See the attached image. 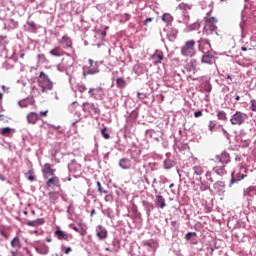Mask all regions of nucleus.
Wrapping results in <instances>:
<instances>
[{
  "mask_svg": "<svg viewBox=\"0 0 256 256\" xmlns=\"http://www.w3.org/2000/svg\"><path fill=\"white\" fill-rule=\"evenodd\" d=\"M227 79H230V81H232L233 78H231V75H228Z\"/></svg>",
  "mask_w": 256,
  "mask_h": 256,
  "instance_id": "58",
  "label": "nucleus"
},
{
  "mask_svg": "<svg viewBox=\"0 0 256 256\" xmlns=\"http://www.w3.org/2000/svg\"><path fill=\"white\" fill-rule=\"evenodd\" d=\"M71 251H73V249H71V247H68L65 249V254L69 255L71 253Z\"/></svg>",
  "mask_w": 256,
  "mask_h": 256,
  "instance_id": "44",
  "label": "nucleus"
},
{
  "mask_svg": "<svg viewBox=\"0 0 256 256\" xmlns=\"http://www.w3.org/2000/svg\"><path fill=\"white\" fill-rule=\"evenodd\" d=\"M58 43H60V45H65V47H71V45H73L71 38L66 35L63 36L60 40H58Z\"/></svg>",
  "mask_w": 256,
  "mask_h": 256,
  "instance_id": "18",
  "label": "nucleus"
},
{
  "mask_svg": "<svg viewBox=\"0 0 256 256\" xmlns=\"http://www.w3.org/2000/svg\"><path fill=\"white\" fill-rule=\"evenodd\" d=\"M162 21H164V23H172L173 22V16H171V14H169V13H165L162 16Z\"/></svg>",
  "mask_w": 256,
  "mask_h": 256,
  "instance_id": "27",
  "label": "nucleus"
},
{
  "mask_svg": "<svg viewBox=\"0 0 256 256\" xmlns=\"http://www.w3.org/2000/svg\"><path fill=\"white\" fill-rule=\"evenodd\" d=\"M119 165H120L121 169H131V167H132L131 160H129L127 158H122L119 162Z\"/></svg>",
  "mask_w": 256,
  "mask_h": 256,
  "instance_id": "19",
  "label": "nucleus"
},
{
  "mask_svg": "<svg viewBox=\"0 0 256 256\" xmlns=\"http://www.w3.org/2000/svg\"><path fill=\"white\" fill-rule=\"evenodd\" d=\"M173 187H175V184L174 183L170 184L169 188L173 189Z\"/></svg>",
  "mask_w": 256,
  "mask_h": 256,
  "instance_id": "53",
  "label": "nucleus"
},
{
  "mask_svg": "<svg viewBox=\"0 0 256 256\" xmlns=\"http://www.w3.org/2000/svg\"><path fill=\"white\" fill-rule=\"evenodd\" d=\"M214 173H216V175H226L227 174V170H225V165L222 164V166H215L213 168Z\"/></svg>",
  "mask_w": 256,
  "mask_h": 256,
  "instance_id": "21",
  "label": "nucleus"
},
{
  "mask_svg": "<svg viewBox=\"0 0 256 256\" xmlns=\"http://www.w3.org/2000/svg\"><path fill=\"white\" fill-rule=\"evenodd\" d=\"M208 127H209V131H213V129H215V127H217V123L213 120H210Z\"/></svg>",
  "mask_w": 256,
  "mask_h": 256,
  "instance_id": "32",
  "label": "nucleus"
},
{
  "mask_svg": "<svg viewBox=\"0 0 256 256\" xmlns=\"http://www.w3.org/2000/svg\"><path fill=\"white\" fill-rule=\"evenodd\" d=\"M221 3H227V0H220Z\"/></svg>",
  "mask_w": 256,
  "mask_h": 256,
  "instance_id": "63",
  "label": "nucleus"
},
{
  "mask_svg": "<svg viewBox=\"0 0 256 256\" xmlns=\"http://www.w3.org/2000/svg\"><path fill=\"white\" fill-rule=\"evenodd\" d=\"M215 55H217V53L213 50L210 52H204L201 59V63H206L207 65H213V63H215V59H217Z\"/></svg>",
  "mask_w": 256,
  "mask_h": 256,
  "instance_id": "6",
  "label": "nucleus"
},
{
  "mask_svg": "<svg viewBox=\"0 0 256 256\" xmlns=\"http://www.w3.org/2000/svg\"><path fill=\"white\" fill-rule=\"evenodd\" d=\"M38 61L40 63H45L47 61V58L45 57V54H38Z\"/></svg>",
  "mask_w": 256,
  "mask_h": 256,
  "instance_id": "34",
  "label": "nucleus"
},
{
  "mask_svg": "<svg viewBox=\"0 0 256 256\" xmlns=\"http://www.w3.org/2000/svg\"><path fill=\"white\" fill-rule=\"evenodd\" d=\"M245 197H253V195H256V188L255 187H249L244 190Z\"/></svg>",
  "mask_w": 256,
  "mask_h": 256,
  "instance_id": "23",
  "label": "nucleus"
},
{
  "mask_svg": "<svg viewBox=\"0 0 256 256\" xmlns=\"http://www.w3.org/2000/svg\"><path fill=\"white\" fill-rule=\"evenodd\" d=\"M97 186H98V189H100V187H101V182H97Z\"/></svg>",
  "mask_w": 256,
  "mask_h": 256,
  "instance_id": "54",
  "label": "nucleus"
},
{
  "mask_svg": "<svg viewBox=\"0 0 256 256\" xmlns=\"http://www.w3.org/2000/svg\"><path fill=\"white\" fill-rule=\"evenodd\" d=\"M240 100H241V97L239 95H236L235 101H240Z\"/></svg>",
  "mask_w": 256,
  "mask_h": 256,
  "instance_id": "52",
  "label": "nucleus"
},
{
  "mask_svg": "<svg viewBox=\"0 0 256 256\" xmlns=\"http://www.w3.org/2000/svg\"><path fill=\"white\" fill-rule=\"evenodd\" d=\"M105 201H113V195L112 194H107L105 196Z\"/></svg>",
  "mask_w": 256,
  "mask_h": 256,
  "instance_id": "40",
  "label": "nucleus"
},
{
  "mask_svg": "<svg viewBox=\"0 0 256 256\" xmlns=\"http://www.w3.org/2000/svg\"><path fill=\"white\" fill-rule=\"evenodd\" d=\"M38 83L42 89V93H45L46 91H51V89H53V83L45 72H40V75L38 77Z\"/></svg>",
  "mask_w": 256,
  "mask_h": 256,
  "instance_id": "1",
  "label": "nucleus"
},
{
  "mask_svg": "<svg viewBox=\"0 0 256 256\" xmlns=\"http://www.w3.org/2000/svg\"><path fill=\"white\" fill-rule=\"evenodd\" d=\"M28 173H29L30 175H33V170H29Z\"/></svg>",
  "mask_w": 256,
  "mask_h": 256,
  "instance_id": "60",
  "label": "nucleus"
},
{
  "mask_svg": "<svg viewBox=\"0 0 256 256\" xmlns=\"http://www.w3.org/2000/svg\"><path fill=\"white\" fill-rule=\"evenodd\" d=\"M13 133H14L13 128L6 127L1 130V135H4V137H11Z\"/></svg>",
  "mask_w": 256,
  "mask_h": 256,
  "instance_id": "24",
  "label": "nucleus"
},
{
  "mask_svg": "<svg viewBox=\"0 0 256 256\" xmlns=\"http://www.w3.org/2000/svg\"><path fill=\"white\" fill-rule=\"evenodd\" d=\"M151 21H153V18H147V19L144 21V25H147V23H151Z\"/></svg>",
  "mask_w": 256,
  "mask_h": 256,
  "instance_id": "46",
  "label": "nucleus"
},
{
  "mask_svg": "<svg viewBox=\"0 0 256 256\" xmlns=\"http://www.w3.org/2000/svg\"><path fill=\"white\" fill-rule=\"evenodd\" d=\"M50 55H53V57H63L65 55V52L61 47H55L50 51Z\"/></svg>",
  "mask_w": 256,
  "mask_h": 256,
  "instance_id": "20",
  "label": "nucleus"
},
{
  "mask_svg": "<svg viewBox=\"0 0 256 256\" xmlns=\"http://www.w3.org/2000/svg\"><path fill=\"white\" fill-rule=\"evenodd\" d=\"M35 250L39 253V255H48L49 254V246L43 243L35 247Z\"/></svg>",
  "mask_w": 256,
  "mask_h": 256,
  "instance_id": "12",
  "label": "nucleus"
},
{
  "mask_svg": "<svg viewBox=\"0 0 256 256\" xmlns=\"http://www.w3.org/2000/svg\"><path fill=\"white\" fill-rule=\"evenodd\" d=\"M13 256H21V254L19 252H12Z\"/></svg>",
  "mask_w": 256,
  "mask_h": 256,
  "instance_id": "51",
  "label": "nucleus"
},
{
  "mask_svg": "<svg viewBox=\"0 0 256 256\" xmlns=\"http://www.w3.org/2000/svg\"><path fill=\"white\" fill-rule=\"evenodd\" d=\"M73 231H76V233H79L80 229L77 228V226H74V227H73Z\"/></svg>",
  "mask_w": 256,
  "mask_h": 256,
  "instance_id": "50",
  "label": "nucleus"
},
{
  "mask_svg": "<svg viewBox=\"0 0 256 256\" xmlns=\"http://www.w3.org/2000/svg\"><path fill=\"white\" fill-rule=\"evenodd\" d=\"M241 51H247V48L241 47Z\"/></svg>",
  "mask_w": 256,
  "mask_h": 256,
  "instance_id": "56",
  "label": "nucleus"
},
{
  "mask_svg": "<svg viewBox=\"0 0 256 256\" xmlns=\"http://www.w3.org/2000/svg\"><path fill=\"white\" fill-rule=\"evenodd\" d=\"M55 235H56V237H58V239L64 240V241H69V239H71V237H73L72 235H69V234L65 233V231H62V230H56Z\"/></svg>",
  "mask_w": 256,
  "mask_h": 256,
  "instance_id": "14",
  "label": "nucleus"
},
{
  "mask_svg": "<svg viewBox=\"0 0 256 256\" xmlns=\"http://www.w3.org/2000/svg\"><path fill=\"white\" fill-rule=\"evenodd\" d=\"M48 195L51 203H57V199H59V195H57V192H50L48 193Z\"/></svg>",
  "mask_w": 256,
  "mask_h": 256,
  "instance_id": "26",
  "label": "nucleus"
},
{
  "mask_svg": "<svg viewBox=\"0 0 256 256\" xmlns=\"http://www.w3.org/2000/svg\"><path fill=\"white\" fill-rule=\"evenodd\" d=\"M95 73H98V71L90 69L87 72H84V75H95Z\"/></svg>",
  "mask_w": 256,
  "mask_h": 256,
  "instance_id": "37",
  "label": "nucleus"
},
{
  "mask_svg": "<svg viewBox=\"0 0 256 256\" xmlns=\"http://www.w3.org/2000/svg\"><path fill=\"white\" fill-rule=\"evenodd\" d=\"M98 191L101 195H103V193H107V191H105L102 186L100 187V189H98Z\"/></svg>",
  "mask_w": 256,
  "mask_h": 256,
  "instance_id": "45",
  "label": "nucleus"
},
{
  "mask_svg": "<svg viewBox=\"0 0 256 256\" xmlns=\"http://www.w3.org/2000/svg\"><path fill=\"white\" fill-rule=\"evenodd\" d=\"M80 91H85V87L84 86H80Z\"/></svg>",
  "mask_w": 256,
  "mask_h": 256,
  "instance_id": "55",
  "label": "nucleus"
},
{
  "mask_svg": "<svg viewBox=\"0 0 256 256\" xmlns=\"http://www.w3.org/2000/svg\"><path fill=\"white\" fill-rule=\"evenodd\" d=\"M216 161L221 163L222 165L226 166L227 163H230L231 161V156L227 152H222L220 155H217L215 157Z\"/></svg>",
  "mask_w": 256,
  "mask_h": 256,
  "instance_id": "7",
  "label": "nucleus"
},
{
  "mask_svg": "<svg viewBox=\"0 0 256 256\" xmlns=\"http://www.w3.org/2000/svg\"><path fill=\"white\" fill-rule=\"evenodd\" d=\"M20 107H27V104L25 102H19Z\"/></svg>",
  "mask_w": 256,
  "mask_h": 256,
  "instance_id": "49",
  "label": "nucleus"
},
{
  "mask_svg": "<svg viewBox=\"0 0 256 256\" xmlns=\"http://www.w3.org/2000/svg\"><path fill=\"white\" fill-rule=\"evenodd\" d=\"M193 237H197V233H195V232H189L188 234H186V240H187V241L193 239Z\"/></svg>",
  "mask_w": 256,
  "mask_h": 256,
  "instance_id": "33",
  "label": "nucleus"
},
{
  "mask_svg": "<svg viewBox=\"0 0 256 256\" xmlns=\"http://www.w3.org/2000/svg\"><path fill=\"white\" fill-rule=\"evenodd\" d=\"M217 117L220 121H227V113L223 110L217 112Z\"/></svg>",
  "mask_w": 256,
  "mask_h": 256,
  "instance_id": "28",
  "label": "nucleus"
},
{
  "mask_svg": "<svg viewBox=\"0 0 256 256\" xmlns=\"http://www.w3.org/2000/svg\"><path fill=\"white\" fill-rule=\"evenodd\" d=\"M43 223H45V221L43 220V218H39V219H36L34 221H29L27 222L26 224L29 226V227H39V225H43Z\"/></svg>",
  "mask_w": 256,
  "mask_h": 256,
  "instance_id": "22",
  "label": "nucleus"
},
{
  "mask_svg": "<svg viewBox=\"0 0 256 256\" xmlns=\"http://www.w3.org/2000/svg\"><path fill=\"white\" fill-rule=\"evenodd\" d=\"M42 173H43V176L45 177V179H48V177L55 176V169H53L51 167V164L46 163V164H44V167L42 169Z\"/></svg>",
  "mask_w": 256,
  "mask_h": 256,
  "instance_id": "8",
  "label": "nucleus"
},
{
  "mask_svg": "<svg viewBox=\"0 0 256 256\" xmlns=\"http://www.w3.org/2000/svg\"><path fill=\"white\" fill-rule=\"evenodd\" d=\"M194 117L198 119V117H203V111L198 110L197 112L194 113Z\"/></svg>",
  "mask_w": 256,
  "mask_h": 256,
  "instance_id": "36",
  "label": "nucleus"
},
{
  "mask_svg": "<svg viewBox=\"0 0 256 256\" xmlns=\"http://www.w3.org/2000/svg\"><path fill=\"white\" fill-rule=\"evenodd\" d=\"M116 84H117V87H118L119 89H123V87H125V79H123V78H118V79L116 80Z\"/></svg>",
  "mask_w": 256,
  "mask_h": 256,
  "instance_id": "29",
  "label": "nucleus"
},
{
  "mask_svg": "<svg viewBox=\"0 0 256 256\" xmlns=\"http://www.w3.org/2000/svg\"><path fill=\"white\" fill-rule=\"evenodd\" d=\"M144 247H149L150 249H153L155 247V241L153 240H147L143 242Z\"/></svg>",
  "mask_w": 256,
  "mask_h": 256,
  "instance_id": "30",
  "label": "nucleus"
},
{
  "mask_svg": "<svg viewBox=\"0 0 256 256\" xmlns=\"http://www.w3.org/2000/svg\"><path fill=\"white\" fill-rule=\"evenodd\" d=\"M250 104H251V106H250L251 111H255L256 112V101L255 100H251Z\"/></svg>",
  "mask_w": 256,
  "mask_h": 256,
  "instance_id": "35",
  "label": "nucleus"
},
{
  "mask_svg": "<svg viewBox=\"0 0 256 256\" xmlns=\"http://www.w3.org/2000/svg\"><path fill=\"white\" fill-rule=\"evenodd\" d=\"M83 111L87 113H97V108H95V104L93 103H84Z\"/></svg>",
  "mask_w": 256,
  "mask_h": 256,
  "instance_id": "17",
  "label": "nucleus"
},
{
  "mask_svg": "<svg viewBox=\"0 0 256 256\" xmlns=\"http://www.w3.org/2000/svg\"><path fill=\"white\" fill-rule=\"evenodd\" d=\"M2 89L5 93H9V87L2 86Z\"/></svg>",
  "mask_w": 256,
  "mask_h": 256,
  "instance_id": "47",
  "label": "nucleus"
},
{
  "mask_svg": "<svg viewBox=\"0 0 256 256\" xmlns=\"http://www.w3.org/2000/svg\"><path fill=\"white\" fill-rule=\"evenodd\" d=\"M106 29H109V27L106 26V27H105V30L100 32V35L102 36V39H105V37H107V31H106Z\"/></svg>",
  "mask_w": 256,
  "mask_h": 256,
  "instance_id": "38",
  "label": "nucleus"
},
{
  "mask_svg": "<svg viewBox=\"0 0 256 256\" xmlns=\"http://www.w3.org/2000/svg\"><path fill=\"white\" fill-rule=\"evenodd\" d=\"M232 175H234V177L231 179V185H233V183L242 181V179H245V177H247V168H245L244 166H240L238 173H233Z\"/></svg>",
  "mask_w": 256,
  "mask_h": 256,
  "instance_id": "5",
  "label": "nucleus"
},
{
  "mask_svg": "<svg viewBox=\"0 0 256 256\" xmlns=\"http://www.w3.org/2000/svg\"><path fill=\"white\" fill-rule=\"evenodd\" d=\"M27 25H28V27H31V29H37L35 22H28Z\"/></svg>",
  "mask_w": 256,
  "mask_h": 256,
  "instance_id": "41",
  "label": "nucleus"
},
{
  "mask_svg": "<svg viewBox=\"0 0 256 256\" xmlns=\"http://www.w3.org/2000/svg\"><path fill=\"white\" fill-rule=\"evenodd\" d=\"M11 247H13L14 249H21V240L19 239V237H15L11 241Z\"/></svg>",
  "mask_w": 256,
  "mask_h": 256,
  "instance_id": "25",
  "label": "nucleus"
},
{
  "mask_svg": "<svg viewBox=\"0 0 256 256\" xmlns=\"http://www.w3.org/2000/svg\"><path fill=\"white\" fill-rule=\"evenodd\" d=\"M89 63H90V65H93V60L90 59V60H89Z\"/></svg>",
  "mask_w": 256,
  "mask_h": 256,
  "instance_id": "62",
  "label": "nucleus"
},
{
  "mask_svg": "<svg viewBox=\"0 0 256 256\" xmlns=\"http://www.w3.org/2000/svg\"><path fill=\"white\" fill-rule=\"evenodd\" d=\"M105 251H111V249H109V248H105Z\"/></svg>",
  "mask_w": 256,
  "mask_h": 256,
  "instance_id": "64",
  "label": "nucleus"
},
{
  "mask_svg": "<svg viewBox=\"0 0 256 256\" xmlns=\"http://www.w3.org/2000/svg\"><path fill=\"white\" fill-rule=\"evenodd\" d=\"M216 23H217V18L215 17H210L206 19V27H208L210 31H217V25H215Z\"/></svg>",
  "mask_w": 256,
  "mask_h": 256,
  "instance_id": "11",
  "label": "nucleus"
},
{
  "mask_svg": "<svg viewBox=\"0 0 256 256\" xmlns=\"http://www.w3.org/2000/svg\"><path fill=\"white\" fill-rule=\"evenodd\" d=\"M79 233H80V235H87V228H83V227H81L80 228V230H79Z\"/></svg>",
  "mask_w": 256,
  "mask_h": 256,
  "instance_id": "39",
  "label": "nucleus"
},
{
  "mask_svg": "<svg viewBox=\"0 0 256 256\" xmlns=\"http://www.w3.org/2000/svg\"><path fill=\"white\" fill-rule=\"evenodd\" d=\"M247 121V114L241 111H236L230 118L231 125H243Z\"/></svg>",
  "mask_w": 256,
  "mask_h": 256,
  "instance_id": "3",
  "label": "nucleus"
},
{
  "mask_svg": "<svg viewBox=\"0 0 256 256\" xmlns=\"http://www.w3.org/2000/svg\"><path fill=\"white\" fill-rule=\"evenodd\" d=\"M208 187L205 184L200 185V191H207Z\"/></svg>",
  "mask_w": 256,
  "mask_h": 256,
  "instance_id": "43",
  "label": "nucleus"
},
{
  "mask_svg": "<svg viewBox=\"0 0 256 256\" xmlns=\"http://www.w3.org/2000/svg\"><path fill=\"white\" fill-rule=\"evenodd\" d=\"M101 134L104 137V139H111V135L107 133V127L102 128Z\"/></svg>",
  "mask_w": 256,
  "mask_h": 256,
  "instance_id": "31",
  "label": "nucleus"
},
{
  "mask_svg": "<svg viewBox=\"0 0 256 256\" xmlns=\"http://www.w3.org/2000/svg\"><path fill=\"white\" fill-rule=\"evenodd\" d=\"M28 180L29 181H35V176H33L32 174L30 176H28Z\"/></svg>",
  "mask_w": 256,
  "mask_h": 256,
  "instance_id": "48",
  "label": "nucleus"
},
{
  "mask_svg": "<svg viewBox=\"0 0 256 256\" xmlns=\"http://www.w3.org/2000/svg\"><path fill=\"white\" fill-rule=\"evenodd\" d=\"M27 121L31 125H35V123H37V121H39V114H37V112H30L27 115Z\"/></svg>",
  "mask_w": 256,
  "mask_h": 256,
  "instance_id": "13",
  "label": "nucleus"
},
{
  "mask_svg": "<svg viewBox=\"0 0 256 256\" xmlns=\"http://www.w3.org/2000/svg\"><path fill=\"white\" fill-rule=\"evenodd\" d=\"M1 234L7 239V235H5V232L2 231Z\"/></svg>",
  "mask_w": 256,
  "mask_h": 256,
  "instance_id": "59",
  "label": "nucleus"
},
{
  "mask_svg": "<svg viewBox=\"0 0 256 256\" xmlns=\"http://www.w3.org/2000/svg\"><path fill=\"white\" fill-rule=\"evenodd\" d=\"M96 235L99 239H107V230L103 226H98L96 228Z\"/></svg>",
  "mask_w": 256,
  "mask_h": 256,
  "instance_id": "16",
  "label": "nucleus"
},
{
  "mask_svg": "<svg viewBox=\"0 0 256 256\" xmlns=\"http://www.w3.org/2000/svg\"><path fill=\"white\" fill-rule=\"evenodd\" d=\"M141 95H143V94L140 93V92L137 93V96H138V97H141Z\"/></svg>",
  "mask_w": 256,
  "mask_h": 256,
  "instance_id": "61",
  "label": "nucleus"
},
{
  "mask_svg": "<svg viewBox=\"0 0 256 256\" xmlns=\"http://www.w3.org/2000/svg\"><path fill=\"white\" fill-rule=\"evenodd\" d=\"M198 49L201 51V53H209L213 51V48L211 47V43L209 42L208 39H200L198 41Z\"/></svg>",
  "mask_w": 256,
  "mask_h": 256,
  "instance_id": "4",
  "label": "nucleus"
},
{
  "mask_svg": "<svg viewBox=\"0 0 256 256\" xmlns=\"http://www.w3.org/2000/svg\"><path fill=\"white\" fill-rule=\"evenodd\" d=\"M48 113H49V110L41 111L40 112V117H47Z\"/></svg>",
  "mask_w": 256,
  "mask_h": 256,
  "instance_id": "42",
  "label": "nucleus"
},
{
  "mask_svg": "<svg viewBox=\"0 0 256 256\" xmlns=\"http://www.w3.org/2000/svg\"><path fill=\"white\" fill-rule=\"evenodd\" d=\"M195 53V40H188L181 47V55L184 57H194Z\"/></svg>",
  "mask_w": 256,
  "mask_h": 256,
  "instance_id": "2",
  "label": "nucleus"
},
{
  "mask_svg": "<svg viewBox=\"0 0 256 256\" xmlns=\"http://www.w3.org/2000/svg\"><path fill=\"white\" fill-rule=\"evenodd\" d=\"M20 57H21V59H23V58L25 57V53H22V54L20 55Z\"/></svg>",
  "mask_w": 256,
  "mask_h": 256,
  "instance_id": "57",
  "label": "nucleus"
},
{
  "mask_svg": "<svg viewBox=\"0 0 256 256\" xmlns=\"http://www.w3.org/2000/svg\"><path fill=\"white\" fill-rule=\"evenodd\" d=\"M155 206L159 209H165V207H167V202H165V198L161 195H156Z\"/></svg>",
  "mask_w": 256,
  "mask_h": 256,
  "instance_id": "10",
  "label": "nucleus"
},
{
  "mask_svg": "<svg viewBox=\"0 0 256 256\" xmlns=\"http://www.w3.org/2000/svg\"><path fill=\"white\" fill-rule=\"evenodd\" d=\"M59 177L52 176L50 179L47 180L46 185L47 187H59Z\"/></svg>",
  "mask_w": 256,
  "mask_h": 256,
  "instance_id": "15",
  "label": "nucleus"
},
{
  "mask_svg": "<svg viewBox=\"0 0 256 256\" xmlns=\"http://www.w3.org/2000/svg\"><path fill=\"white\" fill-rule=\"evenodd\" d=\"M165 59V56L163 55V52L156 51L152 56L151 60L154 65H159L161 63V60Z\"/></svg>",
  "mask_w": 256,
  "mask_h": 256,
  "instance_id": "9",
  "label": "nucleus"
}]
</instances>
